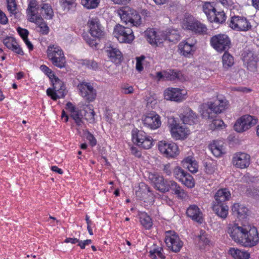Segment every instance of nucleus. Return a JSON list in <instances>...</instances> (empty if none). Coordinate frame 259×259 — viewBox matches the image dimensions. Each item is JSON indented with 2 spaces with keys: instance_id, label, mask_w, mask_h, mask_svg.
I'll use <instances>...</instances> for the list:
<instances>
[{
  "instance_id": "obj_21",
  "label": "nucleus",
  "mask_w": 259,
  "mask_h": 259,
  "mask_svg": "<svg viewBox=\"0 0 259 259\" xmlns=\"http://www.w3.org/2000/svg\"><path fill=\"white\" fill-rule=\"evenodd\" d=\"M80 95L89 102L93 101L96 97V90L90 83L82 82L78 86Z\"/></svg>"
},
{
  "instance_id": "obj_22",
  "label": "nucleus",
  "mask_w": 259,
  "mask_h": 259,
  "mask_svg": "<svg viewBox=\"0 0 259 259\" xmlns=\"http://www.w3.org/2000/svg\"><path fill=\"white\" fill-rule=\"evenodd\" d=\"M243 61L247 69L254 71L256 68L257 57L252 52L245 51L242 54Z\"/></svg>"
},
{
  "instance_id": "obj_32",
  "label": "nucleus",
  "mask_w": 259,
  "mask_h": 259,
  "mask_svg": "<svg viewBox=\"0 0 259 259\" xmlns=\"http://www.w3.org/2000/svg\"><path fill=\"white\" fill-rule=\"evenodd\" d=\"M164 76L165 79L171 81L182 80L184 79L182 73L176 70H168L165 71Z\"/></svg>"
},
{
  "instance_id": "obj_57",
  "label": "nucleus",
  "mask_w": 259,
  "mask_h": 259,
  "mask_svg": "<svg viewBox=\"0 0 259 259\" xmlns=\"http://www.w3.org/2000/svg\"><path fill=\"white\" fill-rule=\"evenodd\" d=\"M40 70L47 75L50 79H52L53 77H55V75L53 73L52 70L45 65H41L40 67Z\"/></svg>"
},
{
  "instance_id": "obj_18",
  "label": "nucleus",
  "mask_w": 259,
  "mask_h": 259,
  "mask_svg": "<svg viewBox=\"0 0 259 259\" xmlns=\"http://www.w3.org/2000/svg\"><path fill=\"white\" fill-rule=\"evenodd\" d=\"M186 29L190 30L196 34H204L206 32V26L194 18H189L184 23Z\"/></svg>"
},
{
  "instance_id": "obj_16",
  "label": "nucleus",
  "mask_w": 259,
  "mask_h": 259,
  "mask_svg": "<svg viewBox=\"0 0 259 259\" xmlns=\"http://www.w3.org/2000/svg\"><path fill=\"white\" fill-rule=\"evenodd\" d=\"M142 121L145 127L150 129H156L161 125L160 116L154 112L144 115Z\"/></svg>"
},
{
  "instance_id": "obj_19",
  "label": "nucleus",
  "mask_w": 259,
  "mask_h": 259,
  "mask_svg": "<svg viewBox=\"0 0 259 259\" xmlns=\"http://www.w3.org/2000/svg\"><path fill=\"white\" fill-rule=\"evenodd\" d=\"M40 8L36 0H31L27 9L28 20L31 22L37 23L42 20V18L37 15L38 10Z\"/></svg>"
},
{
  "instance_id": "obj_29",
  "label": "nucleus",
  "mask_w": 259,
  "mask_h": 259,
  "mask_svg": "<svg viewBox=\"0 0 259 259\" xmlns=\"http://www.w3.org/2000/svg\"><path fill=\"white\" fill-rule=\"evenodd\" d=\"M182 162L183 167L187 168L190 172L196 173L198 171V163L193 157L188 156L185 158Z\"/></svg>"
},
{
  "instance_id": "obj_58",
  "label": "nucleus",
  "mask_w": 259,
  "mask_h": 259,
  "mask_svg": "<svg viewBox=\"0 0 259 259\" xmlns=\"http://www.w3.org/2000/svg\"><path fill=\"white\" fill-rule=\"evenodd\" d=\"M84 40L91 47H96L98 42L96 39L92 38L88 34H85L83 36Z\"/></svg>"
},
{
  "instance_id": "obj_31",
  "label": "nucleus",
  "mask_w": 259,
  "mask_h": 259,
  "mask_svg": "<svg viewBox=\"0 0 259 259\" xmlns=\"http://www.w3.org/2000/svg\"><path fill=\"white\" fill-rule=\"evenodd\" d=\"M232 210L234 214L241 219L245 218L248 211L247 207L239 203H235L232 207Z\"/></svg>"
},
{
  "instance_id": "obj_9",
  "label": "nucleus",
  "mask_w": 259,
  "mask_h": 259,
  "mask_svg": "<svg viewBox=\"0 0 259 259\" xmlns=\"http://www.w3.org/2000/svg\"><path fill=\"white\" fill-rule=\"evenodd\" d=\"M211 46L216 51L220 52L226 51L231 45L229 36L225 34H219L213 36L210 38Z\"/></svg>"
},
{
  "instance_id": "obj_26",
  "label": "nucleus",
  "mask_w": 259,
  "mask_h": 259,
  "mask_svg": "<svg viewBox=\"0 0 259 259\" xmlns=\"http://www.w3.org/2000/svg\"><path fill=\"white\" fill-rule=\"evenodd\" d=\"M171 133L172 137L176 139H181L185 138L189 134V131L186 124L180 125L179 124L176 123L171 127Z\"/></svg>"
},
{
  "instance_id": "obj_34",
  "label": "nucleus",
  "mask_w": 259,
  "mask_h": 259,
  "mask_svg": "<svg viewBox=\"0 0 259 259\" xmlns=\"http://www.w3.org/2000/svg\"><path fill=\"white\" fill-rule=\"evenodd\" d=\"M41 13L46 19H52L54 12L51 5L48 3H42L40 5Z\"/></svg>"
},
{
  "instance_id": "obj_56",
  "label": "nucleus",
  "mask_w": 259,
  "mask_h": 259,
  "mask_svg": "<svg viewBox=\"0 0 259 259\" xmlns=\"http://www.w3.org/2000/svg\"><path fill=\"white\" fill-rule=\"evenodd\" d=\"M224 124L223 121L221 119H214L210 124V128L212 130L219 127H222Z\"/></svg>"
},
{
  "instance_id": "obj_64",
  "label": "nucleus",
  "mask_w": 259,
  "mask_h": 259,
  "mask_svg": "<svg viewBox=\"0 0 259 259\" xmlns=\"http://www.w3.org/2000/svg\"><path fill=\"white\" fill-rule=\"evenodd\" d=\"M131 151L132 153L138 157H140L141 156V152L138 149L134 146L131 147Z\"/></svg>"
},
{
  "instance_id": "obj_1",
  "label": "nucleus",
  "mask_w": 259,
  "mask_h": 259,
  "mask_svg": "<svg viewBox=\"0 0 259 259\" xmlns=\"http://www.w3.org/2000/svg\"><path fill=\"white\" fill-rule=\"evenodd\" d=\"M228 233L235 242L245 247H252L259 242L256 228L249 224L230 225Z\"/></svg>"
},
{
  "instance_id": "obj_5",
  "label": "nucleus",
  "mask_w": 259,
  "mask_h": 259,
  "mask_svg": "<svg viewBox=\"0 0 259 259\" xmlns=\"http://www.w3.org/2000/svg\"><path fill=\"white\" fill-rule=\"evenodd\" d=\"M113 34L121 43H131L135 38L133 30L128 27L117 24L114 28Z\"/></svg>"
},
{
  "instance_id": "obj_51",
  "label": "nucleus",
  "mask_w": 259,
  "mask_h": 259,
  "mask_svg": "<svg viewBox=\"0 0 259 259\" xmlns=\"http://www.w3.org/2000/svg\"><path fill=\"white\" fill-rule=\"evenodd\" d=\"M7 8L11 14L16 15L17 5L15 0H7Z\"/></svg>"
},
{
  "instance_id": "obj_46",
  "label": "nucleus",
  "mask_w": 259,
  "mask_h": 259,
  "mask_svg": "<svg viewBox=\"0 0 259 259\" xmlns=\"http://www.w3.org/2000/svg\"><path fill=\"white\" fill-rule=\"evenodd\" d=\"M81 64L88 68L94 70H97L99 68L98 63L94 60H82Z\"/></svg>"
},
{
  "instance_id": "obj_12",
  "label": "nucleus",
  "mask_w": 259,
  "mask_h": 259,
  "mask_svg": "<svg viewBox=\"0 0 259 259\" xmlns=\"http://www.w3.org/2000/svg\"><path fill=\"white\" fill-rule=\"evenodd\" d=\"M158 149L160 152L166 157H174L178 154V147L175 143L160 141L158 143Z\"/></svg>"
},
{
  "instance_id": "obj_40",
  "label": "nucleus",
  "mask_w": 259,
  "mask_h": 259,
  "mask_svg": "<svg viewBox=\"0 0 259 259\" xmlns=\"http://www.w3.org/2000/svg\"><path fill=\"white\" fill-rule=\"evenodd\" d=\"M183 184L188 188H192L194 187V181L191 175L187 172L184 175L182 179L180 180Z\"/></svg>"
},
{
  "instance_id": "obj_49",
  "label": "nucleus",
  "mask_w": 259,
  "mask_h": 259,
  "mask_svg": "<svg viewBox=\"0 0 259 259\" xmlns=\"http://www.w3.org/2000/svg\"><path fill=\"white\" fill-rule=\"evenodd\" d=\"M3 43L8 49L12 50L16 45L17 42L14 37H7L4 39Z\"/></svg>"
},
{
  "instance_id": "obj_53",
  "label": "nucleus",
  "mask_w": 259,
  "mask_h": 259,
  "mask_svg": "<svg viewBox=\"0 0 259 259\" xmlns=\"http://www.w3.org/2000/svg\"><path fill=\"white\" fill-rule=\"evenodd\" d=\"M149 192V188L148 186L143 183H141L139 185V190L136 191V194L137 196H140V194H146L147 192Z\"/></svg>"
},
{
  "instance_id": "obj_23",
  "label": "nucleus",
  "mask_w": 259,
  "mask_h": 259,
  "mask_svg": "<svg viewBox=\"0 0 259 259\" xmlns=\"http://www.w3.org/2000/svg\"><path fill=\"white\" fill-rule=\"evenodd\" d=\"M162 42L168 40L174 43L177 42L180 38V35L178 29L168 28L161 33Z\"/></svg>"
},
{
  "instance_id": "obj_3",
  "label": "nucleus",
  "mask_w": 259,
  "mask_h": 259,
  "mask_svg": "<svg viewBox=\"0 0 259 259\" xmlns=\"http://www.w3.org/2000/svg\"><path fill=\"white\" fill-rule=\"evenodd\" d=\"M47 53L53 65L62 68L65 67L66 59L61 48L57 45L48 46Z\"/></svg>"
},
{
  "instance_id": "obj_37",
  "label": "nucleus",
  "mask_w": 259,
  "mask_h": 259,
  "mask_svg": "<svg viewBox=\"0 0 259 259\" xmlns=\"http://www.w3.org/2000/svg\"><path fill=\"white\" fill-rule=\"evenodd\" d=\"M226 16L224 11L216 12L212 17L209 16V21L210 22H215L217 23H222L225 21Z\"/></svg>"
},
{
  "instance_id": "obj_41",
  "label": "nucleus",
  "mask_w": 259,
  "mask_h": 259,
  "mask_svg": "<svg viewBox=\"0 0 259 259\" xmlns=\"http://www.w3.org/2000/svg\"><path fill=\"white\" fill-rule=\"evenodd\" d=\"M100 0H81V4L87 9L91 10L97 8Z\"/></svg>"
},
{
  "instance_id": "obj_45",
  "label": "nucleus",
  "mask_w": 259,
  "mask_h": 259,
  "mask_svg": "<svg viewBox=\"0 0 259 259\" xmlns=\"http://www.w3.org/2000/svg\"><path fill=\"white\" fill-rule=\"evenodd\" d=\"M163 249L161 247L154 248L149 251L150 256L152 259H156L157 256H158L161 259H164L165 256L163 255L162 251Z\"/></svg>"
},
{
  "instance_id": "obj_10",
  "label": "nucleus",
  "mask_w": 259,
  "mask_h": 259,
  "mask_svg": "<svg viewBox=\"0 0 259 259\" xmlns=\"http://www.w3.org/2000/svg\"><path fill=\"white\" fill-rule=\"evenodd\" d=\"M257 123L256 119L249 115L241 117L235 122L234 128L238 133L243 132Z\"/></svg>"
},
{
  "instance_id": "obj_35",
  "label": "nucleus",
  "mask_w": 259,
  "mask_h": 259,
  "mask_svg": "<svg viewBox=\"0 0 259 259\" xmlns=\"http://www.w3.org/2000/svg\"><path fill=\"white\" fill-rule=\"evenodd\" d=\"M179 48L181 54L185 56H189L192 52L194 51V46L187 42H181L179 45Z\"/></svg>"
},
{
  "instance_id": "obj_38",
  "label": "nucleus",
  "mask_w": 259,
  "mask_h": 259,
  "mask_svg": "<svg viewBox=\"0 0 259 259\" xmlns=\"http://www.w3.org/2000/svg\"><path fill=\"white\" fill-rule=\"evenodd\" d=\"M202 9L203 12L206 15L208 20H209V16L212 17L214 15L215 9L212 3L210 2H205L202 6Z\"/></svg>"
},
{
  "instance_id": "obj_43",
  "label": "nucleus",
  "mask_w": 259,
  "mask_h": 259,
  "mask_svg": "<svg viewBox=\"0 0 259 259\" xmlns=\"http://www.w3.org/2000/svg\"><path fill=\"white\" fill-rule=\"evenodd\" d=\"M71 117L75 121V122L77 125H81L82 123L83 115L81 113V111L77 109L75 111L70 113Z\"/></svg>"
},
{
  "instance_id": "obj_59",
  "label": "nucleus",
  "mask_w": 259,
  "mask_h": 259,
  "mask_svg": "<svg viewBox=\"0 0 259 259\" xmlns=\"http://www.w3.org/2000/svg\"><path fill=\"white\" fill-rule=\"evenodd\" d=\"M174 194H175L178 198L181 199L185 198L187 196V193L181 186L177 190Z\"/></svg>"
},
{
  "instance_id": "obj_52",
  "label": "nucleus",
  "mask_w": 259,
  "mask_h": 259,
  "mask_svg": "<svg viewBox=\"0 0 259 259\" xmlns=\"http://www.w3.org/2000/svg\"><path fill=\"white\" fill-rule=\"evenodd\" d=\"M161 169L163 172L168 176H170L173 172L174 168H172L170 163L162 164Z\"/></svg>"
},
{
  "instance_id": "obj_60",
  "label": "nucleus",
  "mask_w": 259,
  "mask_h": 259,
  "mask_svg": "<svg viewBox=\"0 0 259 259\" xmlns=\"http://www.w3.org/2000/svg\"><path fill=\"white\" fill-rule=\"evenodd\" d=\"M180 186L174 180H170L169 182L168 192L171 191L172 193L174 194L177 190L179 188Z\"/></svg>"
},
{
  "instance_id": "obj_6",
  "label": "nucleus",
  "mask_w": 259,
  "mask_h": 259,
  "mask_svg": "<svg viewBox=\"0 0 259 259\" xmlns=\"http://www.w3.org/2000/svg\"><path fill=\"white\" fill-rule=\"evenodd\" d=\"M132 141L137 146L145 149L151 148L153 145L152 138L147 135L143 131H132Z\"/></svg>"
},
{
  "instance_id": "obj_4",
  "label": "nucleus",
  "mask_w": 259,
  "mask_h": 259,
  "mask_svg": "<svg viewBox=\"0 0 259 259\" xmlns=\"http://www.w3.org/2000/svg\"><path fill=\"white\" fill-rule=\"evenodd\" d=\"M118 14L121 20L126 24L137 27L141 23L140 15L130 7L123 8L119 11Z\"/></svg>"
},
{
  "instance_id": "obj_55",
  "label": "nucleus",
  "mask_w": 259,
  "mask_h": 259,
  "mask_svg": "<svg viewBox=\"0 0 259 259\" xmlns=\"http://www.w3.org/2000/svg\"><path fill=\"white\" fill-rule=\"evenodd\" d=\"M121 92L125 94H131L134 93V89L132 85L124 84L121 87Z\"/></svg>"
},
{
  "instance_id": "obj_28",
  "label": "nucleus",
  "mask_w": 259,
  "mask_h": 259,
  "mask_svg": "<svg viewBox=\"0 0 259 259\" xmlns=\"http://www.w3.org/2000/svg\"><path fill=\"white\" fill-rule=\"evenodd\" d=\"M106 52L107 55L113 62L117 64L121 62L122 56L121 52L118 49L113 46H110L107 48Z\"/></svg>"
},
{
  "instance_id": "obj_13",
  "label": "nucleus",
  "mask_w": 259,
  "mask_h": 259,
  "mask_svg": "<svg viewBox=\"0 0 259 259\" xmlns=\"http://www.w3.org/2000/svg\"><path fill=\"white\" fill-rule=\"evenodd\" d=\"M232 163L233 166L240 169H244L250 163V156L245 152H236L233 155Z\"/></svg>"
},
{
  "instance_id": "obj_47",
  "label": "nucleus",
  "mask_w": 259,
  "mask_h": 259,
  "mask_svg": "<svg viewBox=\"0 0 259 259\" xmlns=\"http://www.w3.org/2000/svg\"><path fill=\"white\" fill-rule=\"evenodd\" d=\"M186 172V171H185L182 167L179 166H177L173 169L174 177L178 179L179 181L180 180L182 179V177H184V175Z\"/></svg>"
},
{
  "instance_id": "obj_7",
  "label": "nucleus",
  "mask_w": 259,
  "mask_h": 259,
  "mask_svg": "<svg viewBox=\"0 0 259 259\" xmlns=\"http://www.w3.org/2000/svg\"><path fill=\"white\" fill-rule=\"evenodd\" d=\"M51 81L53 83V89L50 88L47 89V95L50 96L54 101H56L59 98H64L66 95V91L63 82L56 76L52 78Z\"/></svg>"
},
{
  "instance_id": "obj_33",
  "label": "nucleus",
  "mask_w": 259,
  "mask_h": 259,
  "mask_svg": "<svg viewBox=\"0 0 259 259\" xmlns=\"http://www.w3.org/2000/svg\"><path fill=\"white\" fill-rule=\"evenodd\" d=\"M229 252L234 259H248L250 256L249 253L247 251L234 248H230Z\"/></svg>"
},
{
  "instance_id": "obj_15",
  "label": "nucleus",
  "mask_w": 259,
  "mask_h": 259,
  "mask_svg": "<svg viewBox=\"0 0 259 259\" xmlns=\"http://www.w3.org/2000/svg\"><path fill=\"white\" fill-rule=\"evenodd\" d=\"M229 26L236 31H247L251 27L250 23L246 18L238 16L231 18Z\"/></svg>"
},
{
  "instance_id": "obj_63",
  "label": "nucleus",
  "mask_w": 259,
  "mask_h": 259,
  "mask_svg": "<svg viewBox=\"0 0 259 259\" xmlns=\"http://www.w3.org/2000/svg\"><path fill=\"white\" fill-rule=\"evenodd\" d=\"M15 53H17L18 55H23L24 52L21 49V48L20 47V46L18 44V43L16 44V45L15 46V47L11 50Z\"/></svg>"
},
{
  "instance_id": "obj_24",
  "label": "nucleus",
  "mask_w": 259,
  "mask_h": 259,
  "mask_svg": "<svg viewBox=\"0 0 259 259\" xmlns=\"http://www.w3.org/2000/svg\"><path fill=\"white\" fill-rule=\"evenodd\" d=\"M187 215L192 220L201 224L203 221L202 212L196 205H191L187 208Z\"/></svg>"
},
{
  "instance_id": "obj_14",
  "label": "nucleus",
  "mask_w": 259,
  "mask_h": 259,
  "mask_svg": "<svg viewBox=\"0 0 259 259\" xmlns=\"http://www.w3.org/2000/svg\"><path fill=\"white\" fill-rule=\"evenodd\" d=\"M89 32L91 35L95 38L101 39L104 36V28L101 25L97 18H90L88 22Z\"/></svg>"
},
{
  "instance_id": "obj_11",
  "label": "nucleus",
  "mask_w": 259,
  "mask_h": 259,
  "mask_svg": "<svg viewBox=\"0 0 259 259\" xmlns=\"http://www.w3.org/2000/svg\"><path fill=\"white\" fill-rule=\"evenodd\" d=\"M165 242L168 248L175 252H179L183 246V242L178 235L171 231L165 233Z\"/></svg>"
},
{
  "instance_id": "obj_48",
  "label": "nucleus",
  "mask_w": 259,
  "mask_h": 259,
  "mask_svg": "<svg viewBox=\"0 0 259 259\" xmlns=\"http://www.w3.org/2000/svg\"><path fill=\"white\" fill-rule=\"evenodd\" d=\"M35 23L38 25V31H39L40 33L44 35H46L48 34L49 32V28L47 24L42 19V20L40 21L39 22Z\"/></svg>"
},
{
  "instance_id": "obj_62",
  "label": "nucleus",
  "mask_w": 259,
  "mask_h": 259,
  "mask_svg": "<svg viewBox=\"0 0 259 259\" xmlns=\"http://www.w3.org/2000/svg\"><path fill=\"white\" fill-rule=\"evenodd\" d=\"M215 170V167L214 164L212 163H207L205 166V170L208 174H213Z\"/></svg>"
},
{
  "instance_id": "obj_39",
  "label": "nucleus",
  "mask_w": 259,
  "mask_h": 259,
  "mask_svg": "<svg viewBox=\"0 0 259 259\" xmlns=\"http://www.w3.org/2000/svg\"><path fill=\"white\" fill-rule=\"evenodd\" d=\"M223 66L225 68H229L234 64V58L230 54L226 52L224 54L222 57Z\"/></svg>"
},
{
  "instance_id": "obj_42",
  "label": "nucleus",
  "mask_w": 259,
  "mask_h": 259,
  "mask_svg": "<svg viewBox=\"0 0 259 259\" xmlns=\"http://www.w3.org/2000/svg\"><path fill=\"white\" fill-rule=\"evenodd\" d=\"M209 149L214 156L219 157L223 154V147L214 142L209 146Z\"/></svg>"
},
{
  "instance_id": "obj_20",
  "label": "nucleus",
  "mask_w": 259,
  "mask_h": 259,
  "mask_svg": "<svg viewBox=\"0 0 259 259\" xmlns=\"http://www.w3.org/2000/svg\"><path fill=\"white\" fill-rule=\"evenodd\" d=\"M180 118L184 124L191 125L195 124L198 121V115L189 107H185L182 109Z\"/></svg>"
},
{
  "instance_id": "obj_30",
  "label": "nucleus",
  "mask_w": 259,
  "mask_h": 259,
  "mask_svg": "<svg viewBox=\"0 0 259 259\" xmlns=\"http://www.w3.org/2000/svg\"><path fill=\"white\" fill-rule=\"evenodd\" d=\"M212 208L218 217L222 219H225L227 217L229 207L227 204H212Z\"/></svg>"
},
{
  "instance_id": "obj_8",
  "label": "nucleus",
  "mask_w": 259,
  "mask_h": 259,
  "mask_svg": "<svg viewBox=\"0 0 259 259\" xmlns=\"http://www.w3.org/2000/svg\"><path fill=\"white\" fill-rule=\"evenodd\" d=\"M147 175L148 179L153 184L157 190L162 193L168 192L169 182L170 180L165 179L157 172H149Z\"/></svg>"
},
{
  "instance_id": "obj_36",
  "label": "nucleus",
  "mask_w": 259,
  "mask_h": 259,
  "mask_svg": "<svg viewBox=\"0 0 259 259\" xmlns=\"http://www.w3.org/2000/svg\"><path fill=\"white\" fill-rule=\"evenodd\" d=\"M140 220L141 225L146 229H150L152 226L151 218L145 212L140 214Z\"/></svg>"
},
{
  "instance_id": "obj_27",
  "label": "nucleus",
  "mask_w": 259,
  "mask_h": 259,
  "mask_svg": "<svg viewBox=\"0 0 259 259\" xmlns=\"http://www.w3.org/2000/svg\"><path fill=\"white\" fill-rule=\"evenodd\" d=\"M230 197L231 193L227 189H221L215 193L214 201L212 204H227L226 202L229 200Z\"/></svg>"
},
{
  "instance_id": "obj_2",
  "label": "nucleus",
  "mask_w": 259,
  "mask_h": 259,
  "mask_svg": "<svg viewBox=\"0 0 259 259\" xmlns=\"http://www.w3.org/2000/svg\"><path fill=\"white\" fill-rule=\"evenodd\" d=\"M228 101L225 99H219L213 102H208L200 111L202 117L205 119H212L215 114L221 113L226 110Z\"/></svg>"
},
{
  "instance_id": "obj_25",
  "label": "nucleus",
  "mask_w": 259,
  "mask_h": 259,
  "mask_svg": "<svg viewBox=\"0 0 259 259\" xmlns=\"http://www.w3.org/2000/svg\"><path fill=\"white\" fill-rule=\"evenodd\" d=\"M161 33H158L154 29L150 28L145 31V36L150 44L158 46L162 43Z\"/></svg>"
},
{
  "instance_id": "obj_17",
  "label": "nucleus",
  "mask_w": 259,
  "mask_h": 259,
  "mask_svg": "<svg viewBox=\"0 0 259 259\" xmlns=\"http://www.w3.org/2000/svg\"><path fill=\"white\" fill-rule=\"evenodd\" d=\"M164 95L167 100L181 102L186 98V92L179 88H168L164 91Z\"/></svg>"
},
{
  "instance_id": "obj_61",
  "label": "nucleus",
  "mask_w": 259,
  "mask_h": 259,
  "mask_svg": "<svg viewBox=\"0 0 259 259\" xmlns=\"http://www.w3.org/2000/svg\"><path fill=\"white\" fill-rule=\"evenodd\" d=\"M17 31L23 39H26L28 37L29 31L27 29L18 27L17 28Z\"/></svg>"
},
{
  "instance_id": "obj_54",
  "label": "nucleus",
  "mask_w": 259,
  "mask_h": 259,
  "mask_svg": "<svg viewBox=\"0 0 259 259\" xmlns=\"http://www.w3.org/2000/svg\"><path fill=\"white\" fill-rule=\"evenodd\" d=\"M84 136L86 139L89 141L91 146L94 147L97 144V140L94 136L89 131L84 133Z\"/></svg>"
},
{
  "instance_id": "obj_44",
  "label": "nucleus",
  "mask_w": 259,
  "mask_h": 259,
  "mask_svg": "<svg viewBox=\"0 0 259 259\" xmlns=\"http://www.w3.org/2000/svg\"><path fill=\"white\" fill-rule=\"evenodd\" d=\"M59 2L61 6L68 11L75 8L76 6L75 0H59Z\"/></svg>"
},
{
  "instance_id": "obj_50",
  "label": "nucleus",
  "mask_w": 259,
  "mask_h": 259,
  "mask_svg": "<svg viewBox=\"0 0 259 259\" xmlns=\"http://www.w3.org/2000/svg\"><path fill=\"white\" fill-rule=\"evenodd\" d=\"M95 112L93 109L89 108L85 111V119L90 123H94L95 121Z\"/></svg>"
}]
</instances>
